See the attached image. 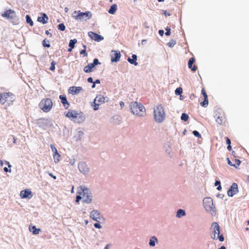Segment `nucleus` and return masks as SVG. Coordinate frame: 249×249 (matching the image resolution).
Returning <instances> with one entry per match:
<instances>
[{"mask_svg":"<svg viewBox=\"0 0 249 249\" xmlns=\"http://www.w3.org/2000/svg\"><path fill=\"white\" fill-rule=\"evenodd\" d=\"M83 203L89 204L92 202V195L90 190L85 186H80L77 191L75 202L79 203L80 200Z\"/></svg>","mask_w":249,"mask_h":249,"instance_id":"f257e3e1","label":"nucleus"},{"mask_svg":"<svg viewBox=\"0 0 249 249\" xmlns=\"http://www.w3.org/2000/svg\"><path fill=\"white\" fill-rule=\"evenodd\" d=\"M0 15L13 25H18L20 23L19 17L17 15L16 11L13 9H6L0 14Z\"/></svg>","mask_w":249,"mask_h":249,"instance_id":"f03ea898","label":"nucleus"},{"mask_svg":"<svg viewBox=\"0 0 249 249\" xmlns=\"http://www.w3.org/2000/svg\"><path fill=\"white\" fill-rule=\"evenodd\" d=\"M129 109L133 114L139 116H144L146 114L145 108L143 105L137 102H132L129 105Z\"/></svg>","mask_w":249,"mask_h":249,"instance_id":"7ed1b4c3","label":"nucleus"},{"mask_svg":"<svg viewBox=\"0 0 249 249\" xmlns=\"http://www.w3.org/2000/svg\"><path fill=\"white\" fill-rule=\"evenodd\" d=\"M153 115L156 122L161 123L163 122L165 118V113L161 105H159L154 108Z\"/></svg>","mask_w":249,"mask_h":249,"instance_id":"20e7f679","label":"nucleus"},{"mask_svg":"<svg viewBox=\"0 0 249 249\" xmlns=\"http://www.w3.org/2000/svg\"><path fill=\"white\" fill-rule=\"evenodd\" d=\"M203 205L207 212H211L212 216L216 215V210L211 197H206L204 198L203 199Z\"/></svg>","mask_w":249,"mask_h":249,"instance_id":"39448f33","label":"nucleus"},{"mask_svg":"<svg viewBox=\"0 0 249 249\" xmlns=\"http://www.w3.org/2000/svg\"><path fill=\"white\" fill-rule=\"evenodd\" d=\"M72 16L75 19L80 21H86L90 18L92 17V14L89 11L81 12L80 10L74 11L72 13Z\"/></svg>","mask_w":249,"mask_h":249,"instance_id":"423d86ee","label":"nucleus"},{"mask_svg":"<svg viewBox=\"0 0 249 249\" xmlns=\"http://www.w3.org/2000/svg\"><path fill=\"white\" fill-rule=\"evenodd\" d=\"M36 124L44 130L52 127L53 125V121L49 118H40L36 120Z\"/></svg>","mask_w":249,"mask_h":249,"instance_id":"0eeeda50","label":"nucleus"},{"mask_svg":"<svg viewBox=\"0 0 249 249\" xmlns=\"http://www.w3.org/2000/svg\"><path fill=\"white\" fill-rule=\"evenodd\" d=\"M53 103L51 98H48L42 99L39 104V107L44 112H49L52 107Z\"/></svg>","mask_w":249,"mask_h":249,"instance_id":"6e6552de","label":"nucleus"},{"mask_svg":"<svg viewBox=\"0 0 249 249\" xmlns=\"http://www.w3.org/2000/svg\"><path fill=\"white\" fill-rule=\"evenodd\" d=\"M101 63L97 58H95L93 60L92 63H89L84 68V71L86 73H90L93 71V69L97 65H100Z\"/></svg>","mask_w":249,"mask_h":249,"instance_id":"1a4fd4ad","label":"nucleus"},{"mask_svg":"<svg viewBox=\"0 0 249 249\" xmlns=\"http://www.w3.org/2000/svg\"><path fill=\"white\" fill-rule=\"evenodd\" d=\"M239 192L238 186L236 183L233 182L227 191V195L229 197H233Z\"/></svg>","mask_w":249,"mask_h":249,"instance_id":"9d476101","label":"nucleus"},{"mask_svg":"<svg viewBox=\"0 0 249 249\" xmlns=\"http://www.w3.org/2000/svg\"><path fill=\"white\" fill-rule=\"evenodd\" d=\"M121 53L118 50H112L110 53L111 63H117L120 61Z\"/></svg>","mask_w":249,"mask_h":249,"instance_id":"9b49d317","label":"nucleus"},{"mask_svg":"<svg viewBox=\"0 0 249 249\" xmlns=\"http://www.w3.org/2000/svg\"><path fill=\"white\" fill-rule=\"evenodd\" d=\"M88 34L89 38L95 41L99 42L104 40V37L96 32L89 31L88 32Z\"/></svg>","mask_w":249,"mask_h":249,"instance_id":"f8f14e48","label":"nucleus"},{"mask_svg":"<svg viewBox=\"0 0 249 249\" xmlns=\"http://www.w3.org/2000/svg\"><path fill=\"white\" fill-rule=\"evenodd\" d=\"M20 196L22 199H30L33 196V193L29 189H25L20 191Z\"/></svg>","mask_w":249,"mask_h":249,"instance_id":"ddd939ff","label":"nucleus"},{"mask_svg":"<svg viewBox=\"0 0 249 249\" xmlns=\"http://www.w3.org/2000/svg\"><path fill=\"white\" fill-rule=\"evenodd\" d=\"M64 115L71 120L74 121L76 119L77 115H78V111L76 110L69 109L67 112H64Z\"/></svg>","mask_w":249,"mask_h":249,"instance_id":"4468645a","label":"nucleus"},{"mask_svg":"<svg viewBox=\"0 0 249 249\" xmlns=\"http://www.w3.org/2000/svg\"><path fill=\"white\" fill-rule=\"evenodd\" d=\"M78 167L79 171L83 174L86 175L89 172V169L85 162H80Z\"/></svg>","mask_w":249,"mask_h":249,"instance_id":"2eb2a0df","label":"nucleus"},{"mask_svg":"<svg viewBox=\"0 0 249 249\" xmlns=\"http://www.w3.org/2000/svg\"><path fill=\"white\" fill-rule=\"evenodd\" d=\"M211 229L212 230L211 236H215L216 234L218 235L220 233V226L218 223L216 222H213L212 224Z\"/></svg>","mask_w":249,"mask_h":249,"instance_id":"dca6fc26","label":"nucleus"},{"mask_svg":"<svg viewBox=\"0 0 249 249\" xmlns=\"http://www.w3.org/2000/svg\"><path fill=\"white\" fill-rule=\"evenodd\" d=\"M83 90L82 87L71 86L68 89V92L72 95H77Z\"/></svg>","mask_w":249,"mask_h":249,"instance_id":"f3484780","label":"nucleus"},{"mask_svg":"<svg viewBox=\"0 0 249 249\" xmlns=\"http://www.w3.org/2000/svg\"><path fill=\"white\" fill-rule=\"evenodd\" d=\"M201 94L203 95L204 97V100L203 102H201L200 104L201 107H206L209 104V100H208V95L207 94V93L206 92V90L204 88L202 89H201Z\"/></svg>","mask_w":249,"mask_h":249,"instance_id":"a211bd4d","label":"nucleus"},{"mask_svg":"<svg viewBox=\"0 0 249 249\" xmlns=\"http://www.w3.org/2000/svg\"><path fill=\"white\" fill-rule=\"evenodd\" d=\"M40 16H38L37 18V21L43 24H45L48 23L49 18L47 14L45 13L41 12L40 13Z\"/></svg>","mask_w":249,"mask_h":249,"instance_id":"6ab92c4d","label":"nucleus"},{"mask_svg":"<svg viewBox=\"0 0 249 249\" xmlns=\"http://www.w3.org/2000/svg\"><path fill=\"white\" fill-rule=\"evenodd\" d=\"M59 98L65 109H68L70 106V103L68 101L66 95L65 94L60 95Z\"/></svg>","mask_w":249,"mask_h":249,"instance_id":"aec40b11","label":"nucleus"},{"mask_svg":"<svg viewBox=\"0 0 249 249\" xmlns=\"http://www.w3.org/2000/svg\"><path fill=\"white\" fill-rule=\"evenodd\" d=\"M78 115H77L76 120H74L75 123L81 124L83 123L86 120V115L81 111H78Z\"/></svg>","mask_w":249,"mask_h":249,"instance_id":"412c9836","label":"nucleus"},{"mask_svg":"<svg viewBox=\"0 0 249 249\" xmlns=\"http://www.w3.org/2000/svg\"><path fill=\"white\" fill-rule=\"evenodd\" d=\"M9 96H12L13 97V93L10 92L0 93V103L2 105H4L7 101L6 97Z\"/></svg>","mask_w":249,"mask_h":249,"instance_id":"4be33fe9","label":"nucleus"},{"mask_svg":"<svg viewBox=\"0 0 249 249\" xmlns=\"http://www.w3.org/2000/svg\"><path fill=\"white\" fill-rule=\"evenodd\" d=\"M222 111L221 108H218L214 115V118H216V122L219 124H221L223 122L222 116L221 115V112Z\"/></svg>","mask_w":249,"mask_h":249,"instance_id":"5701e85b","label":"nucleus"},{"mask_svg":"<svg viewBox=\"0 0 249 249\" xmlns=\"http://www.w3.org/2000/svg\"><path fill=\"white\" fill-rule=\"evenodd\" d=\"M100 213L98 210H93L90 212L89 217L93 220L97 221L98 219H100Z\"/></svg>","mask_w":249,"mask_h":249,"instance_id":"b1692460","label":"nucleus"},{"mask_svg":"<svg viewBox=\"0 0 249 249\" xmlns=\"http://www.w3.org/2000/svg\"><path fill=\"white\" fill-rule=\"evenodd\" d=\"M196 59L194 57H191L188 61V68L191 70L192 71H196L197 69V67L196 65H193L195 62Z\"/></svg>","mask_w":249,"mask_h":249,"instance_id":"393cba45","label":"nucleus"},{"mask_svg":"<svg viewBox=\"0 0 249 249\" xmlns=\"http://www.w3.org/2000/svg\"><path fill=\"white\" fill-rule=\"evenodd\" d=\"M29 230L34 235H37L41 231L40 228H37L35 225H33L32 224L29 225Z\"/></svg>","mask_w":249,"mask_h":249,"instance_id":"a878e982","label":"nucleus"},{"mask_svg":"<svg viewBox=\"0 0 249 249\" xmlns=\"http://www.w3.org/2000/svg\"><path fill=\"white\" fill-rule=\"evenodd\" d=\"M131 57L132 58L130 57H127V61L132 65H134L135 66H137L138 65V63L137 62V55L135 54H133Z\"/></svg>","mask_w":249,"mask_h":249,"instance_id":"bb28decb","label":"nucleus"},{"mask_svg":"<svg viewBox=\"0 0 249 249\" xmlns=\"http://www.w3.org/2000/svg\"><path fill=\"white\" fill-rule=\"evenodd\" d=\"M121 121V117L119 115H114L111 119V123L115 124H118Z\"/></svg>","mask_w":249,"mask_h":249,"instance_id":"cd10ccee","label":"nucleus"},{"mask_svg":"<svg viewBox=\"0 0 249 249\" xmlns=\"http://www.w3.org/2000/svg\"><path fill=\"white\" fill-rule=\"evenodd\" d=\"M158 239L155 236H152L150 237L149 241V245L151 247H154L156 245V243H158Z\"/></svg>","mask_w":249,"mask_h":249,"instance_id":"c85d7f7f","label":"nucleus"},{"mask_svg":"<svg viewBox=\"0 0 249 249\" xmlns=\"http://www.w3.org/2000/svg\"><path fill=\"white\" fill-rule=\"evenodd\" d=\"M117 10V5L116 3H114L112 4L109 9L108 10V12L109 14L111 15H114Z\"/></svg>","mask_w":249,"mask_h":249,"instance_id":"c756f323","label":"nucleus"},{"mask_svg":"<svg viewBox=\"0 0 249 249\" xmlns=\"http://www.w3.org/2000/svg\"><path fill=\"white\" fill-rule=\"evenodd\" d=\"M186 215V212L184 210L179 209H178L177 213L176 216L178 218H181Z\"/></svg>","mask_w":249,"mask_h":249,"instance_id":"7c9ffc66","label":"nucleus"},{"mask_svg":"<svg viewBox=\"0 0 249 249\" xmlns=\"http://www.w3.org/2000/svg\"><path fill=\"white\" fill-rule=\"evenodd\" d=\"M53 157L55 163H58L60 160V158L61 157V155L58 151L53 154Z\"/></svg>","mask_w":249,"mask_h":249,"instance_id":"2f4dec72","label":"nucleus"},{"mask_svg":"<svg viewBox=\"0 0 249 249\" xmlns=\"http://www.w3.org/2000/svg\"><path fill=\"white\" fill-rule=\"evenodd\" d=\"M25 19L26 23L30 25L31 26H33L34 25V22L29 15H26L25 16Z\"/></svg>","mask_w":249,"mask_h":249,"instance_id":"473e14b6","label":"nucleus"},{"mask_svg":"<svg viewBox=\"0 0 249 249\" xmlns=\"http://www.w3.org/2000/svg\"><path fill=\"white\" fill-rule=\"evenodd\" d=\"M212 238L213 240H217L218 239L219 241L223 242L224 241V237L222 234H218L217 236H213L212 235Z\"/></svg>","mask_w":249,"mask_h":249,"instance_id":"72a5a7b5","label":"nucleus"},{"mask_svg":"<svg viewBox=\"0 0 249 249\" xmlns=\"http://www.w3.org/2000/svg\"><path fill=\"white\" fill-rule=\"evenodd\" d=\"M103 95L101 94L97 95L95 98V101H97L100 105L105 103V100H103Z\"/></svg>","mask_w":249,"mask_h":249,"instance_id":"f704fd0d","label":"nucleus"},{"mask_svg":"<svg viewBox=\"0 0 249 249\" xmlns=\"http://www.w3.org/2000/svg\"><path fill=\"white\" fill-rule=\"evenodd\" d=\"M100 105V104L99 103H98L97 101H95V99L91 103V106L92 107V108L94 111H96L99 109Z\"/></svg>","mask_w":249,"mask_h":249,"instance_id":"c9c22d12","label":"nucleus"},{"mask_svg":"<svg viewBox=\"0 0 249 249\" xmlns=\"http://www.w3.org/2000/svg\"><path fill=\"white\" fill-rule=\"evenodd\" d=\"M42 45L43 47L49 48L51 47V45L50 44V41L49 40L45 38L42 41Z\"/></svg>","mask_w":249,"mask_h":249,"instance_id":"e433bc0d","label":"nucleus"},{"mask_svg":"<svg viewBox=\"0 0 249 249\" xmlns=\"http://www.w3.org/2000/svg\"><path fill=\"white\" fill-rule=\"evenodd\" d=\"M189 118V116L188 114L185 112H183L181 114V115L180 116V119L184 121V122H187Z\"/></svg>","mask_w":249,"mask_h":249,"instance_id":"4c0bfd02","label":"nucleus"},{"mask_svg":"<svg viewBox=\"0 0 249 249\" xmlns=\"http://www.w3.org/2000/svg\"><path fill=\"white\" fill-rule=\"evenodd\" d=\"M77 40L75 38L71 39L69 43V46H71L74 48L75 45L77 43Z\"/></svg>","mask_w":249,"mask_h":249,"instance_id":"58836bf2","label":"nucleus"},{"mask_svg":"<svg viewBox=\"0 0 249 249\" xmlns=\"http://www.w3.org/2000/svg\"><path fill=\"white\" fill-rule=\"evenodd\" d=\"M183 93V89L181 87L177 88L175 90V93L176 95L182 94Z\"/></svg>","mask_w":249,"mask_h":249,"instance_id":"ea45409f","label":"nucleus"},{"mask_svg":"<svg viewBox=\"0 0 249 249\" xmlns=\"http://www.w3.org/2000/svg\"><path fill=\"white\" fill-rule=\"evenodd\" d=\"M57 28L58 30L60 31H64L66 29V26L64 23H61L59 24L57 26Z\"/></svg>","mask_w":249,"mask_h":249,"instance_id":"a19ab883","label":"nucleus"},{"mask_svg":"<svg viewBox=\"0 0 249 249\" xmlns=\"http://www.w3.org/2000/svg\"><path fill=\"white\" fill-rule=\"evenodd\" d=\"M176 44V41L174 39H171L170 41L167 43V45L170 48L173 47Z\"/></svg>","mask_w":249,"mask_h":249,"instance_id":"79ce46f5","label":"nucleus"},{"mask_svg":"<svg viewBox=\"0 0 249 249\" xmlns=\"http://www.w3.org/2000/svg\"><path fill=\"white\" fill-rule=\"evenodd\" d=\"M56 64V63L53 60L51 63V66L49 68V70H50L51 71H54L55 69Z\"/></svg>","mask_w":249,"mask_h":249,"instance_id":"37998d69","label":"nucleus"},{"mask_svg":"<svg viewBox=\"0 0 249 249\" xmlns=\"http://www.w3.org/2000/svg\"><path fill=\"white\" fill-rule=\"evenodd\" d=\"M166 31L165 35L166 36H169L171 35V28L169 26H167L165 28Z\"/></svg>","mask_w":249,"mask_h":249,"instance_id":"c03bdc74","label":"nucleus"},{"mask_svg":"<svg viewBox=\"0 0 249 249\" xmlns=\"http://www.w3.org/2000/svg\"><path fill=\"white\" fill-rule=\"evenodd\" d=\"M192 133L194 135V136L197 138H200L201 137L200 133L197 130H194Z\"/></svg>","mask_w":249,"mask_h":249,"instance_id":"a18cd8bd","label":"nucleus"},{"mask_svg":"<svg viewBox=\"0 0 249 249\" xmlns=\"http://www.w3.org/2000/svg\"><path fill=\"white\" fill-rule=\"evenodd\" d=\"M226 160L227 161L228 164L229 165H230L231 166H232V167H234L235 168H238L237 166L235 164L232 163V162L231 161V160H230V159L229 158H227Z\"/></svg>","mask_w":249,"mask_h":249,"instance_id":"49530a36","label":"nucleus"},{"mask_svg":"<svg viewBox=\"0 0 249 249\" xmlns=\"http://www.w3.org/2000/svg\"><path fill=\"white\" fill-rule=\"evenodd\" d=\"M97 222L94 224V227L98 229H100L102 228L100 224V222L99 220L96 221Z\"/></svg>","mask_w":249,"mask_h":249,"instance_id":"de8ad7c7","label":"nucleus"},{"mask_svg":"<svg viewBox=\"0 0 249 249\" xmlns=\"http://www.w3.org/2000/svg\"><path fill=\"white\" fill-rule=\"evenodd\" d=\"M84 132L83 131H79L78 132V136H77V138L76 139V141H78V140H80L82 137L84 135Z\"/></svg>","mask_w":249,"mask_h":249,"instance_id":"09e8293b","label":"nucleus"},{"mask_svg":"<svg viewBox=\"0 0 249 249\" xmlns=\"http://www.w3.org/2000/svg\"><path fill=\"white\" fill-rule=\"evenodd\" d=\"M50 147H51V149L52 151V152H53V154L55 153V152H57L58 151L57 149H56V148L55 147L54 145L53 144H51L50 145Z\"/></svg>","mask_w":249,"mask_h":249,"instance_id":"8fccbe9b","label":"nucleus"},{"mask_svg":"<svg viewBox=\"0 0 249 249\" xmlns=\"http://www.w3.org/2000/svg\"><path fill=\"white\" fill-rule=\"evenodd\" d=\"M13 96H14L13 97L12 96H7L6 97V99H7V101H8V99L9 98V101L10 102H13L15 100V99H16V96H15V95L14 94H13Z\"/></svg>","mask_w":249,"mask_h":249,"instance_id":"3c124183","label":"nucleus"},{"mask_svg":"<svg viewBox=\"0 0 249 249\" xmlns=\"http://www.w3.org/2000/svg\"><path fill=\"white\" fill-rule=\"evenodd\" d=\"M80 54L83 55L84 56H87L88 55V53H87V51L85 49L81 50L80 51Z\"/></svg>","mask_w":249,"mask_h":249,"instance_id":"603ef678","label":"nucleus"},{"mask_svg":"<svg viewBox=\"0 0 249 249\" xmlns=\"http://www.w3.org/2000/svg\"><path fill=\"white\" fill-rule=\"evenodd\" d=\"M162 14L166 17L171 15V14L170 12H168L167 10H162Z\"/></svg>","mask_w":249,"mask_h":249,"instance_id":"864d4df0","label":"nucleus"},{"mask_svg":"<svg viewBox=\"0 0 249 249\" xmlns=\"http://www.w3.org/2000/svg\"><path fill=\"white\" fill-rule=\"evenodd\" d=\"M3 170L6 173H11V168L5 167L3 168Z\"/></svg>","mask_w":249,"mask_h":249,"instance_id":"5fc2aeb1","label":"nucleus"},{"mask_svg":"<svg viewBox=\"0 0 249 249\" xmlns=\"http://www.w3.org/2000/svg\"><path fill=\"white\" fill-rule=\"evenodd\" d=\"M226 143L227 145L231 144V141L228 137H225Z\"/></svg>","mask_w":249,"mask_h":249,"instance_id":"6e6d98bb","label":"nucleus"},{"mask_svg":"<svg viewBox=\"0 0 249 249\" xmlns=\"http://www.w3.org/2000/svg\"><path fill=\"white\" fill-rule=\"evenodd\" d=\"M235 164L237 166H239L241 163V161L239 159H235Z\"/></svg>","mask_w":249,"mask_h":249,"instance_id":"4d7b16f0","label":"nucleus"},{"mask_svg":"<svg viewBox=\"0 0 249 249\" xmlns=\"http://www.w3.org/2000/svg\"><path fill=\"white\" fill-rule=\"evenodd\" d=\"M215 186H218V185H221V181L220 180H216L214 183Z\"/></svg>","mask_w":249,"mask_h":249,"instance_id":"13d9d810","label":"nucleus"},{"mask_svg":"<svg viewBox=\"0 0 249 249\" xmlns=\"http://www.w3.org/2000/svg\"><path fill=\"white\" fill-rule=\"evenodd\" d=\"M159 34L160 36H162L164 35V32L163 30H159L158 31Z\"/></svg>","mask_w":249,"mask_h":249,"instance_id":"bf43d9fd","label":"nucleus"},{"mask_svg":"<svg viewBox=\"0 0 249 249\" xmlns=\"http://www.w3.org/2000/svg\"><path fill=\"white\" fill-rule=\"evenodd\" d=\"M102 97L103 98V100H105V103L108 102L109 100V98L107 96H104L103 95V97Z\"/></svg>","mask_w":249,"mask_h":249,"instance_id":"052dcab7","label":"nucleus"},{"mask_svg":"<svg viewBox=\"0 0 249 249\" xmlns=\"http://www.w3.org/2000/svg\"><path fill=\"white\" fill-rule=\"evenodd\" d=\"M87 82L89 83H93V80L92 77H88L87 79Z\"/></svg>","mask_w":249,"mask_h":249,"instance_id":"680f3d73","label":"nucleus"},{"mask_svg":"<svg viewBox=\"0 0 249 249\" xmlns=\"http://www.w3.org/2000/svg\"><path fill=\"white\" fill-rule=\"evenodd\" d=\"M75 163L74 159L70 160L69 164L71 165H73Z\"/></svg>","mask_w":249,"mask_h":249,"instance_id":"e2e57ef3","label":"nucleus"},{"mask_svg":"<svg viewBox=\"0 0 249 249\" xmlns=\"http://www.w3.org/2000/svg\"><path fill=\"white\" fill-rule=\"evenodd\" d=\"M12 139H13V142L14 144H17V138L13 135L11 136Z\"/></svg>","mask_w":249,"mask_h":249,"instance_id":"0e129e2a","label":"nucleus"},{"mask_svg":"<svg viewBox=\"0 0 249 249\" xmlns=\"http://www.w3.org/2000/svg\"><path fill=\"white\" fill-rule=\"evenodd\" d=\"M224 196H224V195H223V194H219V193H218V194L216 195V196H217V197H219V198H222V199H223V197H224Z\"/></svg>","mask_w":249,"mask_h":249,"instance_id":"69168bd1","label":"nucleus"},{"mask_svg":"<svg viewBox=\"0 0 249 249\" xmlns=\"http://www.w3.org/2000/svg\"><path fill=\"white\" fill-rule=\"evenodd\" d=\"M49 175L50 177L52 178L53 179H55L56 178V177L53 175L52 173H49Z\"/></svg>","mask_w":249,"mask_h":249,"instance_id":"338daca9","label":"nucleus"},{"mask_svg":"<svg viewBox=\"0 0 249 249\" xmlns=\"http://www.w3.org/2000/svg\"><path fill=\"white\" fill-rule=\"evenodd\" d=\"M196 95H195V94L194 93H192L190 95V99L192 100H193L195 97H196Z\"/></svg>","mask_w":249,"mask_h":249,"instance_id":"774afa93","label":"nucleus"}]
</instances>
